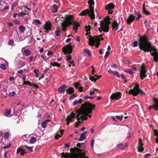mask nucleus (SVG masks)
Masks as SVG:
<instances>
[{
  "label": "nucleus",
  "mask_w": 158,
  "mask_h": 158,
  "mask_svg": "<svg viewBox=\"0 0 158 158\" xmlns=\"http://www.w3.org/2000/svg\"><path fill=\"white\" fill-rule=\"evenodd\" d=\"M95 107V105L92 104L90 102H85L82 104L80 108L73 111L67 116L66 119L67 124L69 125L70 123L73 121V119L75 117L76 113L77 114L76 117L77 120L82 119V122L87 119V116L91 118V115H89V114L92 113Z\"/></svg>",
  "instance_id": "1"
},
{
  "label": "nucleus",
  "mask_w": 158,
  "mask_h": 158,
  "mask_svg": "<svg viewBox=\"0 0 158 158\" xmlns=\"http://www.w3.org/2000/svg\"><path fill=\"white\" fill-rule=\"evenodd\" d=\"M139 41V49L145 52H149L151 56L153 57L154 61L157 62L158 61V52L156 49L152 46L148 37L145 35L140 37Z\"/></svg>",
  "instance_id": "2"
},
{
  "label": "nucleus",
  "mask_w": 158,
  "mask_h": 158,
  "mask_svg": "<svg viewBox=\"0 0 158 158\" xmlns=\"http://www.w3.org/2000/svg\"><path fill=\"white\" fill-rule=\"evenodd\" d=\"M73 18L72 15H65L64 20L61 23L62 30L64 31H66V28L73 24Z\"/></svg>",
  "instance_id": "3"
},
{
  "label": "nucleus",
  "mask_w": 158,
  "mask_h": 158,
  "mask_svg": "<svg viewBox=\"0 0 158 158\" xmlns=\"http://www.w3.org/2000/svg\"><path fill=\"white\" fill-rule=\"evenodd\" d=\"M110 19L109 16H107L103 20L100 21V24L101 25L102 29L99 31L100 33L102 31L105 32H108L109 31V25L110 23L109 21Z\"/></svg>",
  "instance_id": "4"
},
{
  "label": "nucleus",
  "mask_w": 158,
  "mask_h": 158,
  "mask_svg": "<svg viewBox=\"0 0 158 158\" xmlns=\"http://www.w3.org/2000/svg\"><path fill=\"white\" fill-rule=\"evenodd\" d=\"M81 149H80L79 148H78L76 147H74V148H71L70 150V151L74 152V153H77L79 154L82 156H83V157H88L87 156H85L86 154L84 150L85 148V147L83 143H81Z\"/></svg>",
  "instance_id": "5"
},
{
  "label": "nucleus",
  "mask_w": 158,
  "mask_h": 158,
  "mask_svg": "<svg viewBox=\"0 0 158 158\" xmlns=\"http://www.w3.org/2000/svg\"><path fill=\"white\" fill-rule=\"evenodd\" d=\"M89 42L88 44L89 45L92 46H94L95 43H96V47L98 48L100 44V40L98 36H92L90 35L89 38Z\"/></svg>",
  "instance_id": "6"
},
{
  "label": "nucleus",
  "mask_w": 158,
  "mask_h": 158,
  "mask_svg": "<svg viewBox=\"0 0 158 158\" xmlns=\"http://www.w3.org/2000/svg\"><path fill=\"white\" fill-rule=\"evenodd\" d=\"M61 156L62 158L66 157L69 158H89L88 157H84L82 155L77 153H65L64 152L61 153Z\"/></svg>",
  "instance_id": "7"
},
{
  "label": "nucleus",
  "mask_w": 158,
  "mask_h": 158,
  "mask_svg": "<svg viewBox=\"0 0 158 158\" xmlns=\"http://www.w3.org/2000/svg\"><path fill=\"white\" fill-rule=\"evenodd\" d=\"M87 14L89 15L91 19H93L95 18V15L94 13H92L91 10L89 9H85L82 11L80 14L79 15L81 16H83L86 15Z\"/></svg>",
  "instance_id": "8"
},
{
  "label": "nucleus",
  "mask_w": 158,
  "mask_h": 158,
  "mask_svg": "<svg viewBox=\"0 0 158 158\" xmlns=\"http://www.w3.org/2000/svg\"><path fill=\"white\" fill-rule=\"evenodd\" d=\"M62 51L65 54H70L73 51L72 46L70 44L66 45L62 48Z\"/></svg>",
  "instance_id": "9"
},
{
  "label": "nucleus",
  "mask_w": 158,
  "mask_h": 158,
  "mask_svg": "<svg viewBox=\"0 0 158 158\" xmlns=\"http://www.w3.org/2000/svg\"><path fill=\"white\" fill-rule=\"evenodd\" d=\"M146 71L145 69V66L143 64H142L140 70V75L141 79L143 80L144 78L147 77L146 74Z\"/></svg>",
  "instance_id": "10"
},
{
  "label": "nucleus",
  "mask_w": 158,
  "mask_h": 158,
  "mask_svg": "<svg viewBox=\"0 0 158 158\" xmlns=\"http://www.w3.org/2000/svg\"><path fill=\"white\" fill-rule=\"evenodd\" d=\"M122 94L120 92H117L112 94L110 97V99L112 100L116 99L118 100L121 98Z\"/></svg>",
  "instance_id": "11"
},
{
  "label": "nucleus",
  "mask_w": 158,
  "mask_h": 158,
  "mask_svg": "<svg viewBox=\"0 0 158 158\" xmlns=\"http://www.w3.org/2000/svg\"><path fill=\"white\" fill-rule=\"evenodd\" d=\"M139 85L138 84H136L135 86L134 87L133 89H131L128 91V93L129 94L133 95L136 93L138 90H139Z\"/></svg>",
  "instance_id": "12"
},
{
  "label": "nucleus",
  "mask_w": 158,
  "mask_h": 158,
  "mask_svg": "<svg viewBox=\"0 0 158 158\" xmlns=\"http://www.w3.org/2000/svg\"><path fill=\"white\" fill-rule=\"evenodd\" d=\"M114 5L112 3H110L106 5L105 9L108 10V14H112L113 13V11L112 9H114Z\"/></svg>",
  "instance_id": "13"
},
{
  "label": "nucleus",
  "mask_w": 158,
  "mask_h": 158,
  "mask_svg": "<svg viewBox=\"0 0 158 158\" xmlns=\"http://www.w3.org/2000/svg\"><path fill=\"white\" fill-rule=\"evenodd\" d=\"M143 143H142V140L141 139H139V143L137 146V149L138 151L139 152H142L144 150L143 146Z\"/></svg>",
  "instance_id": "14"
},
{
  "label": "nucleus",
  "mask_w": 158,
  "mask_h": 158,
  "mask_svg": "<svg viewBox=\"0 0 158 158\" xmlns=\"http://www.w3.org/2000/svg\"><path fill=\"white\" fill-rule=\"evenodd\" d=\"M135 19V17L132 14L129 15L128 18L126 19V22L128 24H131L134 21Z\"/></svg>",
  "instance_id": "15"
},
{
  "label": "nucleus",
  "mask_w": 158,
  "mask_h": 158,
  "mask_svg": "<svg viewBox=\"0 0 158 158\" xmlns=\"http://www.w3.org/2000/svg\"><path fill=\"white\" fill-rule=\"evenodd\" d=\"M44 29L46 30V32H48V31L50 30L52 28V24L49 22H46L44 25Z\"/></svg>",
  "instance_id": "16"
},
{
  "label": "nucleus",
  "mask_w": 158,
  "mask_h": 158,
  "mask_svg": "<svg viewBox=\"0 0 158 158\" xmlns=\"http://www.w3.org/2000/svg\"><path fill=\"white\" fill-rule=\"evenodd\" d=\"M112 29L117 31L118 28V24L115 20H114L112 23Z\"/></svg>",
  "instance_id": "17"
},
{
  "label": "nucleus",
  "mask_w": 158,
  "mask_h": 158,
  "mask_svg": "<svg viewBox=\"0 0 158 158\" xmlns=\"http://www.w3.org/2000/svg\"><path fill=\"white\" fill-rule=\"evenodd\" d=\"M67 88L66 85H63L58 88V90L60 94L64 93L65 91Z\"/></svg>",
  "instance_id": "18"
},
{
  "label": "nucleus",
  "mask_w": 158,
  "mask_h": 158,
  "mask_svg": "<svg viewBox=\"0 0 158 158\" xmlns=\"http://www.w3.org/2000/svg\"><path fill=\"white\" fill-rule=\"evenodd\" d=\"M88 3L89 4V8L92 13H94V8L92 6L94 5V0H89L88 2Z\"/></svg>",
  "instance_id": "19"
},
{
  "label": "nucleus",
  "mask_w": 158,
  "mask_h": 158,
  "mask_svg": "<svg viewBox=\"0 0 158 158\" xmlns=\"http://www.w3.org/2000/svg\"><path fill=\"white\" fill-rule=\"evenodd\" d=\"M153 101L155 104L154 106L153 109L156 111L158 110V98L153 97Z\"/></svg>",
  "instance_id": "20"
},
{
  "label": "nucleus",
  "mask_w": 158,
  "mask_h": 158,
  "mask_svg": "<svg viewBox=\"0 0 158 158\" xmlns=\"http://www.w3.org/2000/svg\"><path fill=\"white\" fill-rule=\"evenodd\" d=\"M64 131V130H60L59 132L58 131V133H56V135H55V139H58L59 137L62 136Z\"/></svg>",
  "instance_id": "21"
},
{
  "label": "nucleus",
  "mask_w": 158,
  "mask_h": 158,
  "mask_svg": "<svg viewBox=\"0 0 158 158\" xmlns=\"http://www.w3.org/2000/svg\"><path fill=\"white\" fill-rule=\"evenodd\" d=\"M73 30L77 32V30L78 28L80 26V24L78 22H75L74 21H73Z\"/></svg>",
  "instance_id": "22"
},
{
  "label": "nucleus",
  "mask_w": 158,
  "mask_h": 158,
  "mask_svg": "<svg viewBox=\"0 0 158 158\" xmlns=\"http://www.w3.org/2000/svg\"><path fill=\"white\" fill-rule=\"evenodd\" d=\"M87 132L86 131H84L83 132L80 136V137L79 138L78 140L80 141H82L84 140L86 138V136L85 135L86 134Z\"/></svg>",
  "instance_id": "23"
},
{
  "label": "nucleus",
  "mask_w": 158,
  "mask_h": 158,
  "mask_svg": "<svg viewBox=\"0 0 158 158\" xmlns=\"http://www.w3.org/2000/svg\"><path fill=\"white\" fill-rule=\"evenodd\" d=\"M24 84L29 85L31 86H32L33 87H35L36 88H39V86L37 85L31 83L29 81H24Z\"/></svg>",
  "instance_id": "24"
},
{
  "label": "nucleus",
  "mask_w": 158,
  "mask_h": 158,
  "mask_svg": "<svg viewBox=\"0 0 158 158\" xmlns=\"http://www.w3.org/2000/svg\"><path fill=\"white\" fill-rule=\"evenodd\" d=\"M58 10V7L56 5H53L51 8V10L54 13L56 12Z\"/></svg>",
  "instance_id": "25"
},
{
  "label": "nucleus",
  "mask_w": 158,
  "mask_h": 158,
  "mask_svg": "<svg viewBox=\"0 0 158 158\" xmlns=\"http://www.w3.org/2000/svg\"><path fill=\"white\" fill-rule=\"evenodd\" d=\"M22 53L27 56H29L31 54V51L29 50L26 49L23 51L22 49Z\"/></svg>",
  "instance_id": "26"
},
{
  "label": "nucleus",
  "mask_w": 158,
  "mask_h": 158,
  "mask_svg": "<svg viewBox=\"0 0 158 158\" xmlns=\"http://www.w3.org/2000/svg\"><path fill=\"white\" fill-rule=\"evenodd\" d=\"M108 72L109 73L113 74L114 75L118 77H120L119 74V73L117 71H113L110 69L108 70Z\"/></svg>",
  "instance_id": "27"
},
{
  "label": "nucleus",
  "mask_w": 158,
  "mask_h": 158,
  "mask_svg": "<svg viewBox=\"0 0 158 158\" xmlns=\"http://www.w3.org/2000/svg\"><path fill=\"white\" fill-rule=\"evenodd\" d=\"M7 83L4 81H1L0 83V89H4L6 86Z\"/></svg>",
  "instance_id": "28"
},
{
  "label": "nucleus",
  "mask_w": 158,
  "mask_h": 158,
  "mask_svg": "<svg viewBox=\"0 0 158 158\" xmlns=\"http://www.w3.org/2000/svg\"><path fill=\"white\" fill-rule=\"evenodd\" d=\"M154 135L156 138L155 139V141L156 143H158V131L156 130H154L153 131Z\"/></svg>",
  "instance_id": "29"
},
{
  "label": "nucleus",
  "mask_w": 158,
  "mask_h": 158,
  "mask_svg": "<svg viewBox=\"0 0 158 158\" xmlns=\"http://www.w3.org/2000/svg\"><path fill=\"white\" fill-rule=\"evenodd\" d=\"M142 10L143 12L146 15H148L149 14V12L148 11H147L146 10V8L145 7V5L144 3L143 6V7L142 9Z\"/></svg>",
  "instance_id": "30"
},
{
  "label": "nucleus",
  "mask_w": 158,
  "mask_h": 158,
  "mask_svg": "<svg viewBox=\"0 0 158 158\" xmlns=\"http://www.w3.org/2000/svg\"><path fill=\"white\" fill-rule=\"evenodd\" d=\"M11 110L10 109H6V112L5 114V116L10 117L11 116L10 115Z\"/></svg>",
  "instance_id": "31"
},
{
  "label": "nucleus",
  "mask_w": 158,
  "mask_h": 158,
  "mask_svg": "<svg viewBox=\"0 0 158 158\" xmlns=\"http://www.w3.org/2000/svg\"><path fill=\"white\" fill-rule=\"evenodd\" d=\"M66 92L69 94H71L74 92V89L73 87H69L68 89H66Z\"/></svg>",
  "instance_id": "32"
},
{
  "label": "nucleus",
  "mask_w": 158,
  "mask_h": 158,
  "mask_svg": "<svg viewBox=\"0 0 158 158\" xmlns=\"http://www.w3.org/2000/svg\"><path fill=\"white\" fill-rule=\"evenodd\" d=\"M50 120L49 119H48L45 121L43 122L42 123V127L44 128H45L47 126L48 122H50Z\"/></svg>",
  "instance_id": "33"
},
{
  "label": "nucleus",
  "mask_w": 158,
  "mask_h": 158,
  "mask_svg": "<svg viewBox=\"0 0 158 158\" xmlns=\"http://www.w3.org/2000/svg\"><path fill=\"white\" fill-rule=\"evenodd\" d=\"M144 35L146 36V35H143L142 36H141L139 35L138 37L139 38V39H138V41H139V43H138V42L137 41H134L133 43V47H136V46H137L138 44L139 45V40L140 39V37Z\"/></svg>",
  "instance_id": "34"
},
{
  "label": "nucleus",
  "mask_w": 158,
  "mask_h": 158,
  "mask_svg": "<svg viewBox=\"0 0 158 158\" xmlns=\"http://www.w3.org/2000/svg\"><path fill=\"white\" fill-rule=\"evenodd\" d=\"M83 101V100L81 98H80L79 100H75L73 102V105L75 106L78 103H81Z\"/></svg>",
  "instance_id": "35"
},
{
  "label": "nucleus",
  "mask_w": 158,
  "mask_h": 158,
  "mask_svg": "<svg viewBox=\"0 0 158 158\" xmlns=\"http://www.w3.org/2000/svg\"><path fill=\"white\" fill-rule=\"evenodd\" d=\"M139 94H140L141 95H142L144 94V92L142 91V90L141 89H140L139 90H138V91H137L136 93H135L133 96H136Z\"/></svg>",
  "instance_id": "36"
},
{
  "label": "nucleus",
  "mask_w": 158,
  "mask_h": 158,
  "mask_svg": "<svg viewBox=\"0 0 158 158\" xmlns=\"http://www.w3.org/2000/svg\"><path fill=\"white\" fill-rule=\"evenodd\" d=\"M91 28V26L90 25H88L85 27V29L86 31L87 32L88 34H90V32L89 31H90Z\"/></svg>",
  "instance_id": "37"
},
{
  "label": "nucleus",
  "mask_w": 158,
  "mask_h": 158,
  "mask_svg": "<svg viewBox=\"0 0 158 158\" xmlns=\"http://www.w3.org/2000/svg\"><path fill=\"white\" fill-rule=\"evenodd\" d=\"M33 23L35 25H40L41 23L39 20L34 19L33 21Z\"/></svg>",
  "instance_id": "38"
},
{
  "label": "nucleus",
  "mask_w": 158,
  "mask_h": 158,
  "mask_svg": "<svg viewBox=\"0 0 158 158\" xmlns=\"http://www.w3.org/2000/svg\"><path fill=\"white\" fill-rule=\"evenodd\" d=\"M14 40L15 41L18 42L20 41V37L18 34H17L15 35Z\"/></svg>",
  "instance_id": "39"
},
{
  "label": "nucleus",
  "mask_w": 158,
  "mask_h": 158,
  "mask_svg": "<svg viewBox=\"0 0 158 158\" xmlns=\"http://www.w3.org/2000/svg\"><path fill=\"white\" fill-rule=\"evenodd\" d=\"M84 52L85 53H87L89 56H91V53L90 51L88 49L85 48L84 50Z\"/></svg>",
  "instance_id": "40"
},
{
  "label": "nucleus",
  "mask_w": 158,
  "mask_h": 158,
  "mask_svg": "<svg viewBox=\"0 0 158 158\" xmlns=\"http://www.w3.org/2000/svg\"><path fill=\"white\" fill-rule=\"evenodd\" d=\"M50 65L53 66H56L58 67H59L60 66V64L59 63H58L56 62H54V63H51Z\"/></svg>",
  "instance_id": "41"
},
{
  "label": "nucleus",
  "mask_w": 158,
  "mask_h": 158,
  "mask_svg": "<svg viewBox=\"0 0 158 158\" xmlns=\"http://www.w3.org/2000/svg\"><path fill=\"white\" fill-rule=\"evenodd\" d=\"M124 71L129 73L131 77L132 76L133 73L131 70L129 69H128L125 70Z\"/></svg>",
  "instance_id": "42"
},
{
  "label": "nucleus",
  "mask_w": 158,
  "mask_h": 158,
  "mask_svg": "<svg viewBox=\"0 0 158 158\" xmlns=\"http://www.w3.org/2000/svg\"><path fill=\"white\" fill-rule=\"evenodd\" d=\"M36 141V139L35 137H33L30 141V143H32L35 142Z\"/></svg>",
  "instance_id": "43"
},
{
  "label": "nucleus",
  "mask_w": 158,
  "mask_h": 158,
  "mask_svg": "<svg viewBox=\"0 0 158 158\" xmlns=\"http://www.w3.org/2000/svg\"><path fill=\"white\" fill-rule=\"evenodd\" d=\"M39 70L38 69H35L34 70V72L35 73V75L37 77H39L38 73L39 72Z\"/></svg>",
  "instance_id": "44"
},
{
  "label": "nucleus",
  "mask_w": 158,
  "mask_h": 158,
  "mask_svg": "<svg viewBox=\"0 0 158 158\" xmlns=\"http://www.w3.org/2000/svg\"><path fill=\"white\" fill-rule=\"evenodd\" d=\"M1 68L3 70L6 69V66L5 64H1L0 65Z\"/></svg>",
  "instance_id": "45"
},
{
  "label": "nucleus",
  "mask_w": 158,
  "mask_h": 158,
  "mask_svg": "<svg viewBox=\"0 0 158 158\" xmlns=\"http://www.w3.org/2000/svg\"><path fill=\"white\" fill-rule=\"evenodd\" d=\"M89 78L92 81H94L95 82L97 80V79L95 78L93 76H90Z\"/></svg>",
  "instance_id": "46"
},
{
  "label": "nucleus",
  "mask_w": 158,
  "mask_h": 158,
  "mask_svg": "<svg viewBox=\"0 0 158 158\" xmlns=\"http://www.w3.org/2000/svg\"><path fill=\"white\" fill-rule=\"evenodd\" d=\"M27 11L26 10H24V11L22 12H20V16L23 17L24 15H26L27 14Z\"/></svg>",
  "instance_id": "47"
},
{
  "label": "nucleus",
  "mask_w": 158,
  "mask_h": 158,
  "mask_svg": "<svg viewBox=\"0 0 158 158\" xmlns=\"http://www.w3.org/2000/svg\"><path fill=\"white\" fill-rule=\"evenodd\" d=\"M65 57L66 58V60L68 61L72 59V56L70 55H68L66 56Z\"/></svg>",
  "instance_id": "48"
},
{
  "label": "nucleus",
  "mask_w": 158,
  "mask_h": 158,
  "mask_svg": "<svg viewBox=\"0 0 158 158\" xmlns=\"http://www.w3.org/2000/svg\"><path fill=\"white\" fill-rule=\"evenodd\" d=\"M123 115H121L120 116H118V115H116V118L118 119H119L120 120H122L123 118Z\"/></svg>",
  "instance_id": "49"
},
{
  "label": "nucleus",
  "mask_w": 158,
  "mask_h": 158,
  "mask_svg": "<svg viewBox=\"0 0 158 158\" xmlns=\"http://www.w3.org/2000/svg\"><path fill=\"white\" fill-rule=\"evenodd\" d=\"M11 145L12 144L11 143H10L7 146L3 147L2 148L4 149H6L7 148H8L11 147Z\"/></svg>",
  "instance_id": "50"
},
{
  "label": "nucleus",
  "mask_w": 158,
  "mask_h": 158,
  "mask_svg": "<svg viewBox=\"0 0 158 158\" xmlns=\"http://www.w3.org/2000/svg\"><path fill=\"white\" fill-rule=\"evenodd\" d=\"M25 147L27 148V149L30 152H32L33 151V150L32 149L33 147H29L27 146V145H25Z\"/></svg>",
  "instance_id": "51"
},
{
  "label": "nucleus",
  "mask_w": 158,
  "mask_h": 158,
  "mask_svg": "<svg viewBox=\"0 0 158 158\" xmlns=\"http://www.w3.org/2000/svg\"><path fill=\"white\" fill-rule=\"evenodd\" d=\"M25 30V28L24 26L23 25H20V32H23Z\"/></svg>",
  "instance_id": "52"
},
{
  "label": "nucleus",
  "mask_w": 158,
  "mask_h": 158,
  "mask_svg": "<svg viewBox=\"0 0 158 158\" xmlns=\"http://www.w3.org/2000/svg\"><path fill=\"white\" fill-rule=\"evenodd\" d=\"M55 33H56V35L57 36H59L60 35V31L58 29L55 31Z\"/></svg>",
  "instance_id": "53"
},
{
  "label": "nucleus",
  "mask_w": 158,
  "mask_h": 158,
  "mask_svg": "<svg viewBox=\"0 0 158 158\" xmlns=\"http://www.w3.org/2000/svg\"><path fill=\"white\" fill-rule=\"evenodd\" d=\"M26 153V152H25V150L20 148V155H23Z\"/></svg>",
  "instance_id": "54"
},
{
  "label": "nucleus",
  "mask_w": 158,
  "mask_h": 158,
  "mask_svg": "<svg viewBox=\"0 0 158 158\" xmlns=\"http://www.w3.org/2000/svg\"><path fill=\"white\" fill-rule=\"evenodd\" d=\"M14 43V41L13 40H10L8 42V44L9 45H12Z\"/></svg>",
  "instance_id": "55"
},
{
  "label": "nucleus",
  "mask_w": 158,
  "mask_h": 158,
  "mask_svg": "<svg viewBox=\"0 0 158 158\" xmlns=\"http://www.w3.org/2000/svg\"><path fill=\"white\" fill-rule=\"evenodd\" d=\"M9 134L8 132L5 133L4 135V137L5 139H7L9 137Z\"/></svg>",
  "instance_id": "56"
},
{
  "label": "nucleus",
  "mask_w": 158,
  "mask_h": 158,
  "mask_svg": "<svg viewBox=\"0 0 158 158\" xmlns=\"http://www.w3.org/2000/svg\"><path fill=\"white\" fill-rule=\"evenodd\" d=\"M74 86L77 89H78L80 87L79 84L78 82L74 84Z\"/></svg>",
  "instance_id": "57"
},
{
  "label": "nucleus",
  "mask_w": 158,
  "mask_h": 158,
  "mask_svg": "<svg viewBox=\"0 0 158 158\" xmlns=\"http://www.w3.org/2000/svg\"><path fill=\"white\" fill-rule=\"evenodd\" d=\"M84 98L86 99H87L88 98L90 99H94V97H91L87 95H86L85 97Z\"/></svg>",
  "instance_id": "58"
},
{
  "label": "nucleus",
  "mask_w": 158,
  "mask_h": 158,
  "mask_svg": "<svg viewBox=\"0 0 158 158\" xmlns=\"http://www.w3.org/2000/svg\"><path fill=\"white\" fill-rule=\"evenodd\" d=\"M18 4V2H15L13 4L12 6L11 9L12 10H13L14 9V8Z\"/></svg>",
  "instance_id": "59"
},
{
  "label": "nucleus",
  "mask_w": 158,
  "mask_h": 158,
  "mask_svg": "<svg viewBox=\"0 0 158 158\" xmlns=\"http://www.w3.org/2000/svg\"><path fill=\"white\" fill-rule=\"evenodd\" d=\"M142 17L141 15L139 13L137 15V17L136 19V20H139Z\"/></svg>",
  "instance_id": "60"
},
{
  "label": "nucleus",
  "mask_w": 158,
  "mask_h": 158,
  "mask_svg": "<svg viewBox=\"0 0 158 158\" xmlns=\"http://www.w3.org/2000/svg\"><path fill=\"white\" fill-rule=\"evenodd\" d=\"M79 120H78V121H77V122L76 123L75 125V127H78V126L79 125V124H80L81 123V122H80Z\"/></svg>",
  "instance_id": "61"
},
{
  "label": "nucleus",
  "mask_w": 158,
  "mask_h": 158,
  "mask_svg": "<svg viewBox=\"0 0 158 158\" xmlns=\"http://www.w3.org/2000/svg\"><path fill=\"white\" fill-rule=\"evenodd\" d=\"M77 96V94H74L72 95L71 96L70 98V99H73L75 98Z\"/></svg>",
  "instance_id": "62"
},
{
  "label": "nucleus",
  "mask_w": 158,
  "mask_h": 158,
  "mask_svg": "<svg viewBox=\"0 0 158 158\" xmlns=\"http://www.w3.org/2000/svg\"><path fill=\"white\" fill-rule=\"evenodd\" d=\"M109 53H110V52L108 51H107L106 52V54L104 56L105 58H106L108 57V56L109 54Z\"/></svg>",
  "instance_id": "63"
},
{
  "label": "nucleus",
  "mask_w": 158,
  "mask_h": 158,
  "mask_svg": "<svg viewBox=\"0 0 158 158\" xmlns=\"http://www.w3.org/2000/svg\"><path fill=\"white\" fill-rule=\"evenodd\" d=\"M94 139H92L91 140V146L92 148H93L94 147Z\"/></svg>",
  "instance_id": "64"
}]
</instances>
